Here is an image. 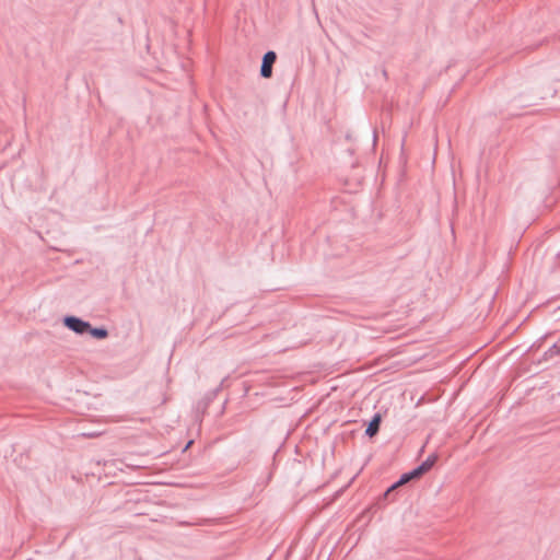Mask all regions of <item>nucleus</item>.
<instances>
[{
	"mask_svg": "<svg viewBox=\"0 0 560 560\" xmlns=\"http://www.w3.org/2000/svg\"><path fill=\"white\" fill-rule=\"evenodd\" d=\"M63 326L77 335H86L90 329V323L74 315H66L62 318Z\"/></svg>",
	"mask_w": 560,
	"mask_h": 560,
	"instance_id": "obj_1",
	"label": "nucleus"
},
{
	"mask_svg": "<svg viewBox=\"0 0 560 560\" xmlns=\"http://www.w3.org/2000/svg\"><path fill=\"white\" fill-rule=\"evenodd\" d=\"M138 560H141V559H138Z\"/></svg>",
	"mask_w": 560,
	"mask_h": 560,
	"instance_id": "obj_10",
	"label": "nucleus"
},
{
	"mask_svg": "<svg viewBox=\"0 0 560 560\" xmlns=\"http://www.w3.org/2000/svg\"><path fill=\"white\" fill-rule=\"evenodd\" d=\"M223 383H224V380L221 382V384L217 388L207 393V395H206L207 402L212 401L217 397L218 393L222 389Z\"/></svg>",
	"mask_w": 560,
	"mask_h": 560,
	"instance_id": "obj_8",
	"label": "nucleus"
},
{
	"mask_svg": "<svg viewBox=\"0 0 560 560\" xmlns=\"http://www.w3.org/2000/svg\"><path fill=\"white\" fill-rule=\"evenodd\" d=\"M191 443H192V441H189V442L187 443V445H186L185 450H186V448H188V447H190V444H191Z\"/></svg>",
	"mask_w": 560,
	"mask_h": 560,
	"instance_id": "obj_9",
	"label": "nucleus"
},
{
	"mask_svg": "<svg viewBox=\"0 0 560 560\" xmlns=\"http://www.w3.org/2000/svg\"><path fill=\"white\" fill-rule=\"evenodd\" d=\"M277 60V54L273 50H268L264 54L261 66H260V77L264 79H268L272 75V67Z\"/></svg>",
	"mask_w": 560,
	"mask_h": 560,
	"instance_id": "obj_3",
	"label": "nucleus"
},
{
	"mask_svg": "<svg viewBox=\"0 0 560 560\" xmlns=\"http://www.w3.org/2000/svg\"><path fill=\"white\" fill-rule=\"evenodd\" d=\"M418 479V476L416 475L415 470L411 469L410 471L404 472L400 475L399 479L395 481L393 485H390L387 490L384 492L383 497L384 499H388L390 501L395 500V497H392V493L397 490L399 487L408 483L409 481Z\"/></svg>",
	"mask_w": 560,
	"mask_h": 560,
	"instance_id": "obj_2",
	"label": "nucleus"
},
{
	"mask_svg": "<svg viewBox=\"0 0 560 560\" xmlns=\"http://www.w3.org/2000/svg\"><path fill=\"white\" fill-rule=\"evenodd\" d=\"M560 354V338L544 352V360H551Z\"/></svg>",
	"mask_w": 560,
	"mask_h": 560,
	"instance_id": "obj_7",
	"label": "nucleus"
},
{
	"mask_svg": "<svg viewBox=\"0 0 560 560\" xmlns=\"http://www.w3.org/2000/svg\"><path fill=\"white\" fill-rule=\"evenodd\" d=\"M382 422V416L381 413L376 412L368 423V427L365 429V435L369 438L375 436L380 431V425Z\"/></svg>",
	"mask_w": 560,
	"mask_h": 560,
	"instance_id": "obj_5",
	"label": "nucleus"
},
{
	"mask_svg": "<svg viewBox=\"0 0 560 560\" xmlns=\"http://www.w3.org/2000/svg\"><path fill=\"white\" fill-rule=\"evenodd\" d=\"M436 460H438V455L431 454L420 465L415 467L413 470H415L416 475L418 476V478H420L422 475H424L427 471H429L434 466Z\"/></svg>",
	"mask_w": 560,
	"mask_h": 560,
	"instance_id": "obj_4",
	"label": "nucleus"
},
{
	"mask_svg": "<svg viewBox=\"0 0 560 560\" xmlns=\"http://www.w3.org/2000/svg\"><path fill=\"white\" fill-rule=\"evenodd\" d=\"M88 334L97 340H102L107 338L108 330L105 327H92V325H90Z\"/></svg>",
	"mask_w": 560,
	"mask_h": 560,
	"instance_id": "obj_6",
	"label": "nucleus"
}]
</instances>
